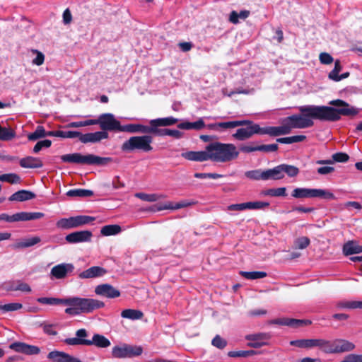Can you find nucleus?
I'll return each mask as SVG.
<instances>
[{"mask_svg":"<svg viewBox=\"0 0 362 362\" xmlns=\"http://www.w3.org/2000/svg\"><path fill=\"white\" fill-rule=\"evenodd\" d=\"M250 122V124H246L247 127L246 128H240L236 132L233 134V136L238 141H244L250 137L254 134H259V125L255 124L251 120H246Z\"/></svg>","mask_w":362,"mask_h":362,"instance_id":"obj_11","label":"nucleus"},{"mask_svg":"<svg viewBox=\"0 0 362 362\" xmlns=\"http://www.w3.org/2000/svg\"><path fill=\"white\" fill-rule=\"evenodd\" d=\"M36 195L35 193L28 190H19L13 193L9 198L8 200L11 202H23L30 200L35 198Z\"/></svg>","mask_w":362,"mask_h":362,"instance_id":"obj_23","label":"nucleus"},{"mask_svg":"<svg viewBox=\"0 0 362 362\" xmlns=\"http://www.w3.org/2000/svg\"><path fill=\"white\" fill-rule=\"evenodd\" d=\"M238 156L239 151L233 144L219 141L210 143L205 147L204 151H190L181 153L183 158L196 162L211 160L216 163H227L236 159Z\"/></svg>","mask_w":362,"mask_h":362,"instance_id":"obj_2","label":"nucleus"},{"mask_svg":"<svg viewBox=\"0 0 362 362\" xmlns=\"http://www.w3.org/2000/svg\"><path fill=\"white\" fill-rule=\"evenodd\" d=\"M64 298H47V297H41L37 299V301L41 304H47L50 305H64Z\"/></svg>","mask_w":362,"mask_h":362,"instance_id":"obj_44","label":"nucleus"},{"mask_svg":"<svg viewBox=\"0 0 362 362\" xmlns=\"http://www.w3.org/2000/svg\"><path fill=\"white\" fill-rule=\"evenodd\" d=\"M121 316L132 320H140L143 317L144 313L139 310L125 309L122 311Z\"/></svg>","mask_w":362,"mask_h":362,"instance_id":"obj_32","label":"nucleus"},{"mask_svg":"<svg viewBox=\"0 0 362 362\" xmlns=\"http://www.w3.org/2000/svg\"><path fill=\"white\" fill-rule=\"evenodd\" d=\"M343 252L346 256L361 253L362 252V246L356 245L353 241H349L344 245Z\"/></svg>","mask_w":362,"mask_h":362,"instance_id":"obj_29","label":"nucleus"},{"mask_svg":"<svg viewBox=\"0 0 362 362\" xmlns=\"http://www.w3.org/2000/svg\"><path fill=\"white\" fill-rule=\"evenodd\" d=\"M135 197L141 199L142 201L148 202H154L160 199L165 198V196L163 194H146V193H136Z\"/></svg>","mask_w":362,"mask_h":362,"instance_id":"obj_37","label":"nucleus"},{"mask_svg":"<svg viewBox=\"0 0 362 362\" xmlns=\"http://www.w3.org/2000/svg\"><path fill=\"white\" fill-rule=\"evenodd\" d=\"M247 178L252 180H264L265 181L264 170L257 169L248 170L245 173Z\"/></svg>","mask_w":362,"mask_h":362,"instance_id":"obj_36","label":"nucleus"},{"mask_svg":"<svg viewBox=\"0 0 362 362\" xmlns=\"http://www.w3.org/2000/svg\"><path fill=\"white\" fill-rule=\"evenodd\" d=\"M45 334L48 335L55 336L57 334V332L54 329V325L52 324H41L40 325Z\"/></svg>","mask_w":362,"mask_h":362,"instance_id":"obj_64","label":"nucleus"},{"mask_svg":"<svg viewBox=\"0 0 362 362\" xmlns=\"http://www.w3.org/2000/svg\"><path fill=\"white\" fill-rule=\"evenodd\" d=\"M317 347L325 354H335L334 340L329 341L324 339H317Z\"/></svg>","mask_w":362,"mask_h":362,"instance_id":"obj_27","label":"nucleus"},{"mask_svg":"<svg viewBox=\"0 0 362 362\" xmlns=\"http://www.w3.org/2000/svg\"><path fill=\"white\" fill-rule=\"evenodd\" d=\"M279 146L276 144L258 145V151L265 153L275 152L278 150Z\"/></svg>","mask_w":362,"mask_h":362,"instance_id":"obj_59","label":"nucleus"},{"mask_svg":"<svg viewBox=\"0 0 362 362\" xmlns=\"http://www.w3.org/2000/svg\"><path fill=\"white\" fill-rule=\"evenodd\" d=\"M98 124L101 132H122L120 122L117 120L112 113H103L99 115Z\"/></svg>","mask_w":362,"mask_h":362,"instance_id":"obj_10","label":"nucleus"},{"mask_svg":"<svg viewBox=\"0 0 362 362\" xmlns=\"http://www.w3.org/2000/svg\"><path fill=\"white\" fill-rule=\"evenodd\" d=\"M290 345L302 349L317 347V339H301L290 341Z\"/></svg>","mask_w":362,"mask_h":362,"instance_id":"obj_24","label":"nucleus"},{"mask_svg":"<svg viewBox=\"0 0 362 362\" xmlns=\"http://www.w3.org/2000/svg\"><path fill=\"white\" fill-rule=\"evenodd\" d=\"M64 305L69 306L65 309V313L71 316L90 313L105 306V303L99 300L80 297L66 298Z\"/></svg>","mask_w":362,"mask_h":362,"instance_id":"obj_3","label":"nucleus"},{"mask_svg":"<svg viewBox=\"0 0 362 362\" xmlns=\"http://www.w3.org/2000/svg\"><path fill=\"white\" fill-rule=\"evenodd\" d=\"M335 354L352 351L355 349V345L346 339H337L334 340Z\"/></svg>","mask_w":362,"mask_h":362,"instance_id":"obj_22","label":"nucleus"},{"mask_svg":"<svg viewBox=\"0 0 362 362\" xmlns=\"http://www.w3.org/2000/svg\"><path fill=\"white\" fill-rule=\"evenodd\" d=\"M151 121L153 122L154 126L168 127L175 124L178 122V119L173 117H168L151 119Z\"/></svg>","mask_w":362,"mask_h":362,"instance_id":"obj_38","label":"nucleus"},{"mask_svg":"<svg viewBox=\"0 0 362 362\" xmlns=\"http://www.w3.org/2000/svg\"><path fill=\"white\" fill-rule=\"evenodd\" d=\"M41 239L40 237L35 236L17 243L13 245V247L16 249L30 247L39 243Z\"/></svg>","mask_w":362,"mask_h":362,"instance_id":"obj_33","label":"nucleus"},{"mask_svg":"<svg viewBox=\"0 0 362 362\" xmlns=\"http://www.w3.org/2000/svg\"><path fill=\"white\" fill-rule=\"evenodd\" d=\"M44 216L42 212H19L20 221L40 219Z\"/></svg>","mask_w":362,"mask_h":362,"instance_id":"obj_40","label":"nucleus"},{"mask_svg":"<svg viewBox=\"0 0 362 362\" xmlns=\"http://www.w3.org/2000/svg\"><path fill=\"white\" fill-rule=\"evenodd\" d=\"M149 124H151L150 134H153L159 136H167L168 129H158L159 126H154L151 120L149 122Z\"/></svg>","mask_w":362,"mask_h":362,"instance_id":"obj_57","label":"nucleus"},{"mask_svg":"<svg viewBox=\"0 0 362 362\" xmlns=\"http://www.w3.org/2000/svg\"><path fill=\"white\" fill-rule=\"evenodd\" d=\"M52 145L51 140L45 139L42 141H38L33 148V153H37L40 152L42 148H49Z\"/></svg>","mask_w":362,"mask_h":362,"instance_id":"obj_58","label":"nucleus"},{"mask_svg":"<svg viewBox=\"0 0 362 362\" xmlns=\"http://www.w3.org/2000/svg\"><path fill=\"white\" fill-rule=\"evenodd\" d=\"M95 293L98 296L108 298H115L120 296V291L108 284L97 286L95 288Z\"/></svg>","mask_w":362,"mask_h":362,"instance_id":"obj_15","label":"nucleus"},{"mask_svg":"<svg viewBox=\"0 0 362 362\" xmlns=\"http://www.w3.org/2000/svg\"><path fill=\"white\" fill-rule=\"evenodd\" d=\"M256 354V351L254 350L247 351H229L228 355L230 357H248Z\"/></svg>","mask_w":362,"mask_h":362,"instance_id":"obj_51","label":"nucleus"},{"mask_svg":"<svg viewBox=\"0 0 362 362\" xmlns=\"http://www.w3.org/2000/svg\"><path fill=\"white\" fill-rule=\"evenodd\" d=\"M245 204L246 209H261L269 206V203L265 202H250Z\"/></svg>","mask_w":362,"mask_h":362,"instance_id":"obj_52","label":"nucleus"},{"mask_svg":"<svg viewBox=\"0 0 362 362\" xmlns=\"http://www.w3.org/2000/svg\"><path fill=\"white\" fill-rule=\"evenodd\" d=\"M88 336L86 329H80L76 332V337L66 338L64 342L70 346L83 345L92 346L95 345L98 348H107L110 346V340L105 336L95 334L91 340L86 339Z\"/></svg>","mask_w":362,"mask_h":362,"instance_id":"obj_4","label":"nucleus"},{"mask_svg":"<svg viewBox=\"0 0 362 362\" xmlns=\"http://www.w3.org/2000/svg\"><path fill=\"white\" fill-rule=\"evenodd\" d=\"M47 358L54 362H81L78 358L59 351H50L47 355Z\"/></svg>","mask_w":362,"mask_h":362,"instance_id":"obj_17","label":"nucleus"},{"mask_svg":"<svg viewBox=\"0 0 362 362\" xmlns=\"http://www.w3.org/2000/svg\"><path fill=\"white\" fill-rule=\"evenodd\" d=\"M78 135H79V132L59 130V137L73 139V138H78Z\"/></svg>","mask_w":362,"mask_h":362,"instance_id":"obj_63","label":"nucleus"},{"mask_svg":"<svg viewBox=\"0 0 362 362\" xmlns=\"http://www.w3.org/2000/svg\"><path fill=\"white\" fill-rule=\"evenodd\" d=\"M94 192L90 189H70L66 192L68 197H89L93 196Z\"/></svg>","mask_w":362,"mask_h":362,"instance_id":"obj_34","label":"nucleus"},{"mask_svg":"<svg viewBox=\"0 0 362 362\" xmlns=\"http://www.w3.org/2000/svg\"><path fill=\"white\" fill-rule=\"evenodd\" d=\"M206 127V124L203 120V119L200 118L196 122H184L180 123L177 125V127L181 129H196L200 130Z\"/></svg>","mask_w":362,"mask_h":362,"instance_id":"obj_26","label":"nucleus"},{"mask_svg":"<svg viewBox=\"0 0 362 362\" xmlns=\"http://www.w3.org/2000/svg\"><path fill=\"white\" fill-rule=\"evenodd\" d=\"M23 308V305L19 303H8L3 305H0V310L5 312L15 311Z\"/></svg>","mask_w":362,"mask_h":362,"instance_id":"obj_55","label":"nucleus"},{"mask_svg":"<svg viewBox=\"0 0 362 362\" xmlns=\"http://www.w3.org/2000/svg\"><path fill=\"white\" fill-rule=\"evenodd\" d=\"M143 348L141 346H133L124 344L115 346L112 349V355L116 358H133L141 355Z\"/></svg>","mask_w":362,"mask_h":362,"instance_id":"obj_9","label":"nucleus"},{"mask_svg":"<svg viewBox=\"0 0 362 362\" xmlns=\"http://www.w3.org/2000/svg\"><path fill=\"white\" fill-rule=\"evenodd\" d=\"M153 137L151 135L134 136L126 140L121 146V150L123 152H132L134 151H141L143 152H150L153 150L151 144Z\"/></svg>","mask_w":362,"mask_h":362,"instance_id":"obj_6","label":"nucleus"},{"mask_svg":"<svg viewBox=\"0 0 362 362\" xmlns=\"http://www.w3.org/2000/svg\"><path fill=\"white\" fill-rule=\"evenodd\" d=\"M271 334L266 332H259L250 334L245 336V339L247 341H264L271 338Z\"/></svg>","mask_w":362,"mask_h":362,"instance_id":"obj_41","label":"nucleus"},{"mask_svg":"<svg viewBox=\"0 0 362 362\" xmlns=\"http://www.w3.org/2000/svg\"><path fill=\"white\" fill-rule=\"evenodd\" d=\"M93 233L90 230H80L66 235L65 240L70 244L90 242Z\"/></svg>","mask_w":362,"mask_h":362,"instance_id":"obj_13","label":"nucleus"},{"mask_svg":"<svg viewBox=\"0 0 362 362\" xmlns=\"http://www.w3.org/2000/svg\"><path fill=\"white\" fill-rule=\"evenodd\" d=\"M306 139L305 135H295L288 137H281L276 139V142L280 144H290L293 143L302 142Z\"/></svg>","mask_w":362,"mask_h":362,"instance_id":"obj_39","label":"nucleus"},{"mask_svg":"<svg viewBox=\"0 0 362 362\" xmlns=\"http://www.w3.org/2000/svg\"><path fill=\"white\" fill-rule=\"evenodd\" d=\"M109 134L106 132H95L93 133L81 134L79 132L78 136L79 141L83 144L87 143H97L103 139H106Z\"/></svg>","mask_w":362,"mask_h":362,"instance_id":"obj_14","label":"nucleus"},{"mask_svg":"<svg viewBox=\"0 0 362 362\" xmlns=\"http://www.w3.org/2000/svg\"><path fill=\"white\" fill-rule=\"evenodd\" d=\"M74 269L72 264H59L53 267L51 269V275L57 279L65 278L69 273H71Z\"/></svg>","mask_w":362,"mask_h":362,"instance_id":"obj_16","label":"nucleus"},{"mask_svg":"<svg viewBox=\"0 0 362 362\" xmlns=\"http://www.w3.org/2000/svg\"><path fill=\"white\" fill-rule=\"evenodd\" d=\"M0 181L7 182L11 184L19 183L21 177L16 173H7L0 175Z\"/></svg>","mask_w":362,"mask_h":362,"instance_id":"obj_47","label":"nucleus"},{"mask_svg":"<svg viewBox=\"0 0 362 362\" xmlns=\"http://www.w3.org/2000/svg\"><path fill=\"white\" fill-rule=\"evenodd\" d=\"M349 160V156L344 152H337L332 156V159L317 160L315 163L317 165H330L334 163H346Z\"/></svg>","mask_w":362,"mask_h":362,"instance_id":"obj_19","label":"nucleus"},{"mask_svg":"<svg viewBox=\"0 0 362 362\" xmlns=\"http://www.w3.org/2000/svg\"><path fill=\"white\" fill-rule=\"evenodd\" d=\"M283 178L286 174L290 177H296L299 173V169L295 165L289 164H281Z\"/></svg>","mask_w":362,"mask_h":362,"instance_id":"obj_35","label":"nucleus"},{"mask_svg":"<svg viewBox=\"0 0 362 362\" xmlns=\"http://www.w3.org/2000/svg\"><path fill=\"white\" fill-rule=\"evenodd\" d=\"M107 273V270L99 266H93L82 272L79 274L81 279H91L103 276Z\"/></svg>","mask_w":362,"mask_h":362,"instance_id":"obj_18","label":"nucleus"},{"mask_svg":"<svg viewBox=\"0 0 362 362\" xmlns=\"http://www.w3.org/2000/svg\"><path fill=\"white\" fill-rule=\"evenodd\" d=\"M19 164L24 168H40L43 166V163L40 158L33 156L21 158Z\"/></svg>","mask_w":362,"mask_h":362,"instance_id":"obj_20","label":"nucleus"},{"mask_svg":"<svg viewBox=\"0 0 362 362\" xmlns=\"http://www.w3.org/2000/svg\"><path fill=\"white\" fill-rule=\"evenodd\" d=\"M263 194L266 196L271 197H286V188L284 187L279 188H271L263 192Z\"/></svg>","mask_w":362,"mask_h":362,"instance_id":"obj_45","label":"nucleus"},{"mask_svg":"<svg viewBox=\"0 0 362 362\" xmlns=\"http://www.w3.org/2000/svg\"><path fill=\"white\" fill-rule=\"evenodd\" d=\"M259 134L264 135L267 134L270 136H279V127L268 126L265 127H259Z\"/></svg>","mask_w":362,"mask_h":362,"instance_id":"obj_48","label":"nucleus"},{"mask_svg":"<svg viewBox=\"0 0 362 362\" xmlns=\"http://www.w3.org/2000/svg\"><path fill=\"white\" fill-rule=\"evenodd\" d=\"M95 220L93 216L80 215L61 218L57 222V226L62 229L76 228L88 224Z\"/></svg>","mask_w":362,"mask_h":362,"instance_id":"obj_8","label":"nucleus"},{"mask_svg":"<svg viewBox=\"0 0 362 362\" xmlns=\"http://www.w3.org/2000/svg\"><path fill=\"white\" fill-rule=\"evenodd\" d=\"M319 60L322 64H330L334 62L333 57L327 52H322L319 55Z\"/></svg>","mask_w":362,"mask_h":362,"instance_id":"obj_62","label":"nucleus"},{"mask_svg":"<svg viewBox=\"0 0 362 362\" xmlns=\"http://www.w3.org/2000/svg\"><path fill=\"white\" fill-rule=\"evenodd\" d=\"M211 344L219 349H223L226 346L227 341L219 335H216L211 341Z\"/></svg>","mask_w":362,"mask_h":362,"instance_id":"obj_56","label":"nucleus"},{"mask_svg":"<svg viewBox=\"0 0 362 362\" xmlns=\"http://www.w3.org/2000/svg\"><path fill=\"white\" fill-rule=\"evenodd\" d=\"M61 159L64 163L96 165H105L112 160L110 157H100L94 154L82 155L80 153L62 155Z\"/></svg>","mask_w":362,"mask_h":362,"instance_id":"obj_5","label":"nucleus"},{"mask_svg":"<svg viewBox=\"0 0 362 362\" xmlns=\"http://www.w3.org/2000/svg\"><path fill=\"white\" fill-rule=\"evenodd\" d=\"M310 243V240L308 237H300L296 240L295 245L298 249L303 250L306 248Z\"/></svg>","mask_w":362,"mask_h":362,"instance_id":"obj_54","label":"nucleus"},{"mask_svg":"<svg viewBox=\"0 0 362 362\" xmlns=\"http://www.w3.org/2000/svg\"><path fill=\"white\" fill-rule=\"evenodd\" d=\"M336 307L339 309H356L359 308V301H339Z\"/></svg>","mask_w":362,"mask_h":362,"instance_id":"obj_49","label":"nucleus"},{"mask_svg":"<svg viewBox=\"0 0 362 362\" xmlns=\"http://www.w3.org/2000/svg\"><path fill=\"white\" fill-rule=\"evenodd\" d=\"M194 177L199 179H205V178H211V179H218L223 177L221 174L218 173H196L194 175Z\"/></svg>","mask_w":362,"mask_h":362,"instance_id":"obj_61","label":"nucleus"},{"mask_svg":"<svg viewBox=\"0 0 362 362\" xmlns=\"http://www.w3.org/2000/svg\"><path fill=\"white\" fill-rule=\"evenodd\" d=\"M240 274L247 279H262L267 276V273L264 272H240Z\"/></svg>","mask_w":362,"mask_h":362,"instance_id":"obj_43","label":"nucleus"},{"mask_svg":"<svg viewBox=\"0 0 362 362\" xmlns=\"http://www.w3.org/2000/svg\"><path fill=\"white\" fill-rule=\"evenodd\" d=\"M330 106L304 105L299 107V115H292L284 118L291 129H305L314 125L313 119L326 122H337L341 116L354 117L358 114V109L341 99L329 102Z\"/></svg>","mask_w":362,"mask_h":362,"instance_id":"obj_1","label":"nucleus"},{"mask_svg":"<svg viewBox=\"0 0 362 362\" xmlns=\"http://www.w3.org/2000/svg\"><path fill=\"white\" fill-rule=\"evenodd\" d=\"M342 66L341 65V62L339 59H337L334 62V69L329 73L328 78L332 81L337 80V76H339V73L341 71Z\"/></svg>","mask_w":362,"mask_h":362,"instance_id":"obj_50","label":"nucleus"},{"mask_svg":"<svg viewBox=\"0 0 362 362\" xmlns=\"http://www.w3.org/2000/svg\"><path fill=\"white\" fill-rule=\"evenodd\" d=\"M291 196L296 199L318 197L325 199H334L335 198L333 193L326 189L303 187L295 188L291 192Z\"/></svg>","mask_w":362,"mask_h":362,"instance_id":"obj_7","label":"nucleus"},{"mask_svg":"<svg viewBox=\"0 0 362 362\" xmlns=\"http://www.w3.org/2000/svg\"><path fill=\"white\" fill-rule=\"evenodd\" d=\"M5 221L9 222V223L20 221L19 213H16L11 216H10L7 214H0V221Z\"/></svg>","mask_w":362,"mask_h":362,"instance_id":"obj_60","label":"nucleus"},{"mask_svg":"<svg viewBox=\"0 0 362 362\" xmlns=\"http://www.w3.org/2000/svg\"><path fill=\"white\" fill-rule=\"evenodd\" d=\"M194 202H189L187 200H182L180 202H177L176 204H173V202H168L165 204L163 206H159L158 209L159 211L164 210V209H179L181 208L187 207L189 206H192L194 204Z\"/></svg>","mask_w":362,"mask_h":362,"instance_id":"obj_28","label":"nucleus"},{"mask_svg":"<svg viewBox=\"0 0 362 362\" xmlns=\"http://www.w3.org/2000/svg\"><path fill=\"white\" fill-rule=\"evenodd\" d=\"M250 123V122H247L245 120L218 122V131H221L222 129H232L239 126H245V124Z\"/></svg>","mask_w":362,"mask_h":362,"instance_id":"obj_31","label":"nucleus"},{"mask_svg":"<svg viewBox=\"0 0 362 362\" xmlns=\"http://www.w3.org/2000/svg\"><path fill=\"white\" fill-rule=\"evenodd\" d=\"M265 181L266 180H279L283 179L281 164L273 168L264 170Z\"/></svg>","mask_w":362,"mask_h":362,"instance_id":"obj_25","label":"nucleus"},{"mask_svg":"<svg viewBox=\"0 0 362 362\" xmlns=\"http://www.w3.org/2000/svg\"><path fill=\"white\" fill-rule=\"evenodd\" d=\"M28 344L23 342H14L10 345V348L18 353L26 354Z\"/></svg>","mask_w":362,"mask_h":362,"instance_id":"obj_53","label":"nucleus"},{"mask_svg":"<svg viewBox=\"0 0 362 362\" xmlns=\"http://www.w3.org/2000/svg\"><path fill=\"white\" fill-rule=\"evenodd\" d=\"M7 291H21L23 292H30L31 288L28 284L18 281L16 284L12 283L10 284L7 288Z\"/></svg>","mask_w":362,"mask_h":362,"instance_id":"obj_42","label":"nucleus"},{"mask_svg":"<svg viewBox=\"0 0 362 362\" xmlns=\"http://www.w3.org/2000/svg\"><path fill=\"white\" fill-rule=\"evenodd\" d=\"M151 125L146 126L141 124H128L123 125L122 132L150 134Z\"/></svg>","mask_w":362,"mask_h":362,"instance_id":"obj_21","label":"nucleus"},{"mask_svg":"<svg viewBox=\"0 0 362 362\" xmlns=\"http://www.w3.org/2000/svg\"><path fill=\"white\" fill-rule=\"evenodd\" d=\"M312 322L309 320H298L289 317H281L272 320L269 322V325H277L281 326H288L292 328H299L311 325Z\"/></svg>","mask_w":362,"mask_h":362,"instance_id":"obj_12","label":"nucleus"},{"mask_svg":"<svg viewBox=\"0 0 362 362\" xmlns=\"http://www.w3.org/2000/svg\"><path fill=\"white\" fill-rule=\"evenodd\" d=\"M122 231V228L119 225L112 224L106 225L101 228L100 233L103 236L115 235Z\"/></svg>","mask_w":362,"mask_h":362,"instance_id":"obj_30","label":"nucleus"},{"mask_svg":"<svg viewBox=\"0 0 362 362\" xmlns=\"http://www.w3.org/2000/svg\"><path fill=\"white\" fill-rule=\"evenodd\" d=\"M45 137V129L42 126H37L35 131L28 135L29 141H36Z\"/></svg>","mask_w":362,"mask_h":362,"instance_id":"obj_46","label":"nucleus"}]
</instances>
